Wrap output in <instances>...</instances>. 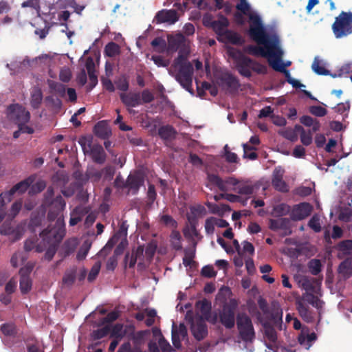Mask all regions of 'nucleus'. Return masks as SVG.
I'll return each instance as SVG.
<instances>
[{"label":"nucleus","mask_w":352,"mask_h":352,"mask_svg":"<svg viewBox=\"0 0 352 352\" xmlns=\"http://www.w3.org/2000/svg\"><path fill=\"white\" fill-rule=\"evenodd\" d=\"M248 35L258 45H249L245 47V52L255 56H262L270 60L283 56V52L280 46V39L277 33L273 30L267 31L264 24L258 20L252 19V25L249 28Z\"/></svg>","instance_id":"f257e3e1"},{"label":"nucleus","mask_w":352,"mask_h":352,"mask_svg":"<svg viewBox=\"0 0 352 352\" xmlns=\"http://www.w3.org/2000/svg\"><path fill=\"white\" fill-rule=\"evenodd\" d=\"M57 224L58 226L57 228H46L43 230L40 233V236L42 238L44 239H47L52 242L47 249L44 255V259L48 261H52L54 258L59 243L65 235V229L64 228L63 219L59 218L57 221Z\"/></svg>","instance_id":"f03ea898"},{"label":"nucleus","mask_w":352,"mask_h":352,"mask_svg":"<svg viewBox=\"0 0 352 352\" xmlns=\"http://www.w3.org/2000/svg\"><path fill=\"white\" fill-rule=\"evenodd\" d=\"M336 38H341L352 34V12L342 11L332 24Z\"/></svg>","instance_id":"7ed1b4c3"},{"label":"nucleus","mask_w":352,"mask_h":352,"mask_svg":"<svg viewBox=\"0 0 352 352\" xmlns=\"http://www.w3.org/2000/svg\"><path fill=\"white\" fill-rule=\"evenodd\" d=\"M239 337L246 343H252L256 333L251 318L245 313H239L236 316Z\"/></svg>","instance_id":"20e7f679"},{"label":"nucleus","mask_w":352,"mask_h":352,"mask_svg":"<svg viewBox=\"0 0 352 352\" xmlns=\"http://www.w3.org/2000/svg\"><path fill=\"white\" fill-rule=\"evenodd\" d=\"M170 74L180 84V85L189 93L193 94L192 76L193 67L192 64H188L170 70Z\"/></svg>","instance_id":"39448f33"},{"label":"nucleus","mask_w":352,"mask_h":352,"mask_svg":"<svg viewBox=\"0 0 352 352\" xmlns=\"http://www.w3.org/2000/svg\"><path fill=\"white\" fill-rule=\"evenodd\" d=\"M238 301L232 298L223 304L219 313V321L226 329H231L235 324V313L237 309Z\"/></svg>","instance_id":"423d86ee"},{"label":"nucleus","mask_w":352,"mask_h":352,"mask_svg":"<svg viewBox=\"0 0 352 352\" xmlns=\"http://www.w3.org/2000/svg\"><path fill=\"white\" fill-rule=\"evenodd\" d=\"M230 57L234 60L238 72L244 77L252 76V66L253 60L245 56L240 50L230 52Z\"/></svg>","instance_id":"0eeeda50"},{"label":"nucleus","mask_w":352,"mask_h":352,"mask_svg":"<svg viewBox=\"0 0 352 352\" xmlns=\"http://www.w3.org/2000/svg\"><path fill=\"white\" fill-rule=\"evenodd\" d=\"M7 111L9 119L17 125L26 124L30 119V112L19 104H10Z\"/></svg>","instance_id":"6e6552de"},{"label":"nucleus","mask_w":352,"mask_h":352,"mask_svg":"<svg viewBox=\"0 0 352 352\" xmlns=\"http://www.w3.org/2000/svg\"><path fill=\"white\" fill-rule=\"evenodd\" d=\"M190 330L194 338L198 341L204 340L207 336L208 327L203 317H198L195 320L192 319Z\"/></svg>","instance_id":"1a4fd4ad"},{"label":"nucleus","mask_w":352,"mask_h":352,"mask_svg":"<svg viewBox=\"0 0 352 352\" xmlns=\"http://www.w3.org/2000/svg\"><path fill=\"white\" fill-rule=\"evenodd\" d=\"M221 85L227 92L234 94L238 91L240 87L239 79L230 73L223 74L219 78Z\"/></svg>","instance_id":"9d476101"},{"label":"nucleus","mask_w":352,"mask_h":352,"mask_svg":"<svg viewBox=\"0 0 352 352\" xmlns=\"http://www.w3.org/2000/svg\"><path fill=\"white\" fill-rule=\"evenodd\" d=\"M179 19L177 12L175 10H166L163 9L157 12L154 21L156 23H168L169 24H174Z\"/></svg>","instance_id":"9b49d317"},{"label":"nucleus","mask_w":352,"mask_h":352,"mask_svg":"<svg viewBox=\"0 0 352 352\" xmlns=\"http://www.w3.org/2000/svg\"><path fill=\"white\" fill-rule=\"evenodd\" d=\"M312 210L313 207L310 204L301 203L293 208L292 218L295 221L302 220L311 214Z\"/></svg>","instance_id":"f8f14e48"},{"label":"nucleus","mask_w":352,"mask_h":352,"mask_svg":"<svg viewBox=\"0 0 352 352\" xmlns=\"http://www.w3.org/2000/svg\"><path fill=\"white\" fill-rule=\"evenodd\" d=\"M122 102L127 107H135L142 104L140 93L128 92L120 94Z\"/></svg>","instance_id":"ddd939ff"},{"label":"nucleus","mask_w":352,"mask_h":352,"mask_svg":"<svg viewBox=\"0 0 352 352\" xmlns=\"http://www.w3.org/2000/svg\"><path fill=\"white\" fill-rule=\"evenodd\" d=\"M236 12L243 13L248 18L249 28L252 25V19H256L260 21L261 24H263L261 16L256 13L250 12V6L246 0H241L240 3L236 6Z\"/></svg>","instance_id":"4468645a"},{"label":"nucleus","mask_w":352,"mask_h":352,"mask_svg":"<svg viewBox=\"0 0 352 352\" xmlns=\"http://www.w3.org/2000/svg\"><path fill=\"white\" fill-rule=\"evenodd\" d=\"M32 183V180L30 178H28L17 183L16 184L13 186L10 190L4 192L3 195H5L7 197V201L10 202L12 200V196L16 192H19V194L25 192L30 187Z\"/></svg>","instance_id":"2eb2a0df"},{"label":"nucleus","mask_w":352,"mask_h":352,"mask_svg":"<svg viewBox=\"0 0 352 352\" xmlns=\"http://www.w3.org/2000/svg\"><path fill=\"white\" fill-rule=\"evenodd\" d=\"M95 63L91 57H88L85 62V67L89 78V84L87 87V91H91L98 84V76L96 74Z\"/></svg>","instance_id":"dca6fc26"},{"label":"nucleus","mask_w":352,"mask_h":352,"mask_svg":"<svg viewBox=\"0 0 352 352\" xmlns=\"http://www.w3.org/2000/svg\"><path fill=\"white\" fill-rule=\"evenodd\" d=\"M94 133L98 138L102 140H107L111 135V131L105 120L98 122L94 127Z\"/></svg>","instance_id":"f3484780"},{"label":"nucleus","mask_w":352,"mask_h":352,"mask_svg":"<svg viewBox=\"0 0 352 352\" xmlns=\"http://www.w3.org/2000/svg\"><path fill=\"white\" fill-rule=\"evenodd\" d=\"M186 43V38L182 33L168 36V50L171 52H177Z\"/></svg>","instance_id":"a211bd4d"},{"label":"nucleus","mask_w":352,"mask_h":352,"mask_svg":"<svg viewBox=\"0 0 352 352\" xmlns=\"http://www.w3.org/2000/svg\"><path fill=\"white\" fill-rule=\"evenodd\" d=\"M89 152L92 160L95 163L102 164L105 162L107 155L103 147L100 144H94L93 147H91Z\"/></svg>","instance_id":"6ab92c4d"},{"label":"nucleus","mask_w":352,"mask_h":352,"mask_svg":"<svg viewBox=\"0 0 352 352\" xmlns=\"http://www.w3.org/2000/svg\"><path fill=\"white\" fill-rule=\"evenodd\" d=\"M124 326L121 323H117L114 324L110 330V336L111 338H116L117 340L122 339L127 333V330H130L131 332H134V326L133 325H126L125 329H124Z\"/></svg>","instance_id":"aec40b11"},{"label":"nucleus","mask_w":352,"mask_h":352,"mask_svg":"<svg viewBox=\"0 0 352 352\" xmlns=\"http://www.w3.org/2000/svg\"><path fill=\"white\" fill-rule=\"evenodd\" d=\"M89 209L87 207L77 206L71 212L69 226H74L82 221L83 217L87 214Z\"/></svg>","instance_id":"412c9836"},{"label":"nucleus","mask_w":352,"mask_h":352,"mask_svg":"<svg viewBox=\"0 0 352 352\" xmlns=\"http://www.w3.org/2000/svg\"><path fill=\"white\" fill-rule=\"evenodd\" d=\"M229 21L228 19L223 15L220 14L219 19L212 23V29L217 35L223 36L226 35V32L228 30L227 29Z\"/></svg>","instance_id":"4be33fe9"},{"label":"nucleus","mask_w":352,"mask_h":352,"mask_svg":"<svg viewBox=\"0 0 352 352\" xmlns=\"http://www.w3.org/2000/svg\"><path fill=\"white\" fill-rule=\"evenodd\" d=\"M272 186L274 188L283 192L289 191V188L286 182L283 179V173L280 170H275L273 174Z\"/></svg>","instance_id":"5701e85b"},{"label":"nucleus","mask_w":352,"mask_h":352,"mask_svg":"<svg viewBox=\"0 0 352 352\" xmlns=\"http://www.w3.org/2000/svg\"><path fill=\"white\" fill-rule=\"evenodd\" d=\"M144 179L139 175H130L124 184L125 187L133 190V193L135 194L139 190L140 186L143 184Z\"/></svg>","instance_id":"b1692460"},{"label":"nucleus","mask_w":352,"mask_h":352,"mask_svg":"<svg viewBox=\"0 0 352 352\" xmlns=\"http://www.w3.org/2000/svg\"><path fill=\"white\" fill-rule=\"evenodd\" d=\"M270 65L275 71L283 73L288 83L289 80L294 79L292 78L289 71L285 69V65L282 63V56H280V58L276 57L274 60L270 59Z\"/></svg>","instance_id":"393cba45"},{"label":"nucleus","mask_w":352,"mask_h":352,"mask_svg":"<svg viewBox=\"0 0 352 352\" xmlns=\"http://www.w3.org/2000/svg\"><path fill=\"white\" fill-rule=\"evenodd\" d=\"M296 309L299 315L307 322H311L314 320L312 312L309 310V307L302 300H297L296 302Z\"/></svg>","instance_id":"a878e982"},{"label":"nucleus","mask_w":352,"mask_h":352,"mask_svg":"<svg viewBox=\"0 0 352 352\" xmlns=\"http://www.w3.org/2000/svg\"><path fill=\"white\" fill-rule=\"evenodd\" d=\"M338 272L344 278H349L352 276V258L344 259L338 267Z\"/></svg>","instance_id":"bb28decb"},{"label":"nucleus","mask_w":352,"mask_h":352,"mask_svg":"<svg viewBox=\"0 0 352 352\" xmlns=\"http://www.w3.org/2000/svg\"><path fill=\"white\" fill-rule=\"evenodd\" d=\"M305 303L307 302L315 308L320 309L323 306V301L320 300L318 296H315L311 292H305L302 294V300Z\"/></svg>","instance_id":"cd10ccee"},{"label":"nucleus","mask_w":352,"mask_h":352,"mask_svg":"<svg viewBox=\"0 0 352 352\" xmlns=\"http://www.w3.org/2000/svg\"><path fill=\"white\" fill-rule=\"evenodd\" d=\"M0 333L6 337L15 338L18 333V329L13 322H6L0 326Z\"/></svg>","instance_id":"c85d7f7f"},{"label":"nucleus","mask_w":352,"mask_h":352,"mask_svg":"<svg viewBox=\"0 0 352 352\" xmlns=\"http://www.w3.org/2000/svg\"><path fill=\"white\" fill-rule=\"evenodd\" d=\"M177 134V131L171 125L167 124L160 126L158 129V135L165 140L174 138Z\"/></svg>","instance_id":"c756f323"},{"label":"nucleus","mask_w":352,"mask_h":352,"mask_svg":"<svg viewBox=\"0 0 352 352\" xmlns=\"http://www.w3.org/2000/svg\"><path fill=\"white\" fill-rule=\"evenodd\" d=\"M78 245L77 239L72 238L66 240L62 246V253L64 257H67L72 254Z\"/></svg>","instance_id":"7c9ffc66"},{"label":"nucleus","mask_w":352,"mask_h":352,"mask_svg":"<svg viewBox=\"0 0 352 352\" xmlns=\"http://www.w3.org/2000/svg\"><path fill=\"white\" fill-rule=\"evenodd\" d=\"M233 190L241 195H250L254 192V186L248 182H239L238 186L234 188Z\"/></svg>","instance_id":"2f4dec72"},{"label":"nucleus","mask_w":352,"mask_h":352,"mask_svg":"<svg viewBox=\"0 0 352 352\" xmlns=\"http://www.w3.org/2000/svg\"><path fill=\"white\" fill-rule=\"evenodd\" d=\"M196 307L199 309L201 316L199 317H203V320L209 316L211 312V302L207 299H203L201 300H199L196 302Z\"/></svg>","instance_id":"473e14b6"},{"label":"nucleus","mask_w":352,"mask_h":352,"mask_svg":"<svg viewBox=\"0 0 352 352\" xmlns=\"http://www.w3.org/2000/svg\"><path fill=\"white\" fill-rule=\"evenodd\" d=\"M208 179L211 184L216 185L220 190H221L223 192H226V191L228 190V188L226 185V181L223 180L217 175L208 174Z\"/></svg>","instance_id":"72a5a7b5"},{"label":"nucleus","mask_w":352,"mask_h":352,"mask_svg":"<svg viewBox=\"0 0 352 352\" xmlns=\"http://www.w3.org/2000/svg\"><path fill=\"white\" fill-rule=\"evenodd\" d=\"M197 242H193L192 248H186L184 250V257L183 258V264L185 267L190 266L195 256V248Z\"/></svg>","instance_id":"f704fd0d"},{"label":"nucleus","mask_w":352,"mask_h":352,"mask_svg":"<svg viewBox=\"0 0 352 352\" xmlns=\"http://www.w3.org/2000/svg\"><path fill=\"white\" fill-rule=\"evenodd\" d=\"M170 242L171 247L178 251L182 249V236L179 231L173 230L170 235Z\"/></svg>","instance_id":"c9c22d12"},{"label":"nucleus","mask_w":352,"mask_h":352,"mask_svg":"<svg viewBox=\"0 0 352 352\" xmlns=\"http://www.w3.org/2000/svg\"><path fill=\"white\" fill-rule=\"evenodd\" d=\"M188 221H190V228L184 229L183 232L184 236L189 239H192L193 236L197 238L200 237V234L196 228V222L191 220L190 218H188Z\"/></svg>","instance_id":"e433bc0d"},{"label":"nucleus","mask_w":352,"mask_h":352,"mask_svg":"<svg viewBox=\"0 0 352 352\" xmlns=\"http://www.w3.org/2000/svg\"><path fill=\"white\" fill-rule=\"evenodd\" d=\"M43 100V94L40 88H34L31 93L30 104L34 109H38Z\"/></svg>","instance_id":"4c0bfd02"},{"label":"nucleus","mask_w":352,"mask_h":352,"mask_svg":"<svg viewBox=\"0 0 352 352\" xmlns=\"http://www.w3.org/2000/svg\"><path fill=\"white\" fill-rule=\"evenodd\" d=\"M76 267L66 270L63 277V284L67 286H71L74 284L76 276Z\"/></svg>","instance_id":"58836bf2"},{"label":"nucleus","mask_w":352,"mask_h":352,"mask_svg":"<svg viewBox=\"0 0 352 352\" xmlns=\"http://www.w3.org/2000/svg\"><path fill=\"white\" fill-rule=\"evenodd\" d=\"M104 55L109 57H114L120 53V46L114 43L109 42L104 47Z\"/></svg>","instance_id":"ea45409f"},{"label":"nucleus","mask_w":352,"mask_h":352,"mask_svg":"<svg viewBox=\"0 0 352 352\" xmlns=\"http://www.w3.org/2000/svg\"><path fill=\"white\" fill-rule=\"evenodd\" d=\"M32 282L29 276H20L19 287L22 294L28 293L32 289Z\"/></svg>","instance_id":"a19ab883"},{"label":"nucleus","mask_w":352,"mask_h":352,"mask_svg":"<svg viewBox=\"0 0 352 352\" xmlns=\"http://www.w3.org/2000/svg\"><path fill=\"white\" fill-rule=\"evenodd\" d=\"M263 327L265 336L270 342L275 343L277 340V333L274 328L267 323L263 324Z\"/></svg>","instance_id":"79ce46f5"},{"label":"nucleus","mask_w":352,"mask_h":352,"mask_svg":"<svg viewBox=\"0 0 352 352\" xmlns=\"http://www.w3.org/2000/svg\"><path fill=\"white\" fill-rule=\"evenodd\" d=\"M42 220L43 217L39 214H32L28 225L29 229L34 232L36 228L41 225Z\"/></svg>","instance_id":"37998d69"},{"label":"nucleus","mask_w":352,"mask_h":352,"mask_svg":"<svg viewBox=\"0 0 352 352\" xmlns=\"http://www.w3.org/2000/svg\"><path fill=\"white\" fill-rule=\"evenodd\" d=\"M111 330L109 325H106L102 328L95 330L92 332L91 336L94 340H100L107 336Z\"/></svg>","instance_id":"c03bdc74"},{"label":"nucleus","mask_w":352,"mask_h":352,"mask_svg":"<svg viewBox=\"0 0 352 352\" xmlns=\"http://www.w3.org/2000/svg\"><path fill=\"white\" fill-rule=\"evenodd\" d=\"M223 36H225L228 41L232 44L238 45L242 43L241 36L238 33L231 30H227L226 35H223Z\"/></svg>","instance_id":"a18cd8bd"},{"label":"nucleus","mask_w":352,"mask_h":352,"mask_svg":"<svg viewBox=\"0 0 352 352\" xmlns=\"http://www.w3.org/2000/svg\"><path fill=\"white\" fill-rule=\"evenodd\" d=\"M321 262L319 259H311L308 263V267L313 275H318L321 272Z\"/></svg>","instance_id":"49530a36"},{"label":"nucleus","mask_w":352,"mask_h":352,"mask_svg":"<svg viewBox=\"0 0 352 352\" xmlns=\"http://www.w3.org/2000/svg\"><path fill=\"white\" fill-rule=\"evenodd\" d=\"M115 84L118 89L124 93L129 89V82L126 76H120L116 81Z\"/></svg>","instance_id":"de8ad7c7"},{"label":"nucleus","mask_w":352,"mask_h":352,"mask_svg":"<svg viewBox=\"0 0 352 352\" xmlns=\"http://www.w3.org/2000/svg\"><path fill=\"white\" fill-rule=\"evenodd\" d=\"M66 206L65 201L61 195L56 196L51 203V208L63 211Z\"/></svg>","instance_id":"09e8293b"},{"label":"nucleus","mask_w":352,"mask_h":352,"mask_svg":"<svg viewBox=\"0 0 352 352\" xmlns=\"http://www.w3.org/2000/svg\"><path fill=\"white\" fill-rule=\"evenodd\" d=\"M311 68L318 75H327L329 74V71L320 65V60L317 58H315Z\"/></svg>","instance_id":"8fccbe9b"},{"label":"nucleus","mask_w":352,"mask_h":352,"mask_svg":"<svg viewBox=\"0 0 352 352\" xmlns=\"http://www.w3.org/2000/svg\"><path fill=\"white\" fill-rule=\"evenodd\" d=\"M192 64L187 60L186 56L183 54H179L178 56L174 60L170 69L180 68L182 65Z\"/></svg>","instance_id":"3c124183"},{"label":"nucleus","mask_w":352,"mask_h":352,"mask_svg":"<svg viewBox=\"0 0 352 352\" xmlns=\"http://www.w3.org/2000/svg\"><path fill=\"white\" fill-rule=\"evenodd\" d=\"M79 144L81 146L82 149L85 153H87L91 147H93L91 138L86 137H81L78 140Z\"/></svg>","instance_id":"603ef678"},{"label":"nucleus","mask_w":352,"mask_h":352,"mask_svg":"<svg viewBox=\"0 0 352 352\" xmlns=\"http://www.w3.org/2000/svg\"><path fill=\"white\" fill-rule=\"evenodd\" d=\"M100 267L101 265L100 262L94 263L88 274L87 280L89 282H92L96 278L100 272Z\"/></svg>","instance_id":"864d4df0"},{"label":"nucleus","mask_w":352,"mask_h":352,"mask_svg":"<svg viewBox=\"0 0 352 352\" xmlns=\"http://www.w3.org/2000/svg\"><path fill=\"white\" fill-rule=\"evenodd\" d=\"M131 333H133L132 340L134 342L135 346H140V345L143 342L144 336L148 331H139L135 333H133V332Z\"/></svg>","instance_id":"5fc2aeb1"},{"label":"nucleus","mask_w":352,"mask_h":352,"mask_svg":"<svg viewBox=\"0 0 352 352\" xmlns=\"http://www.w3.org/2000/svg\"><path fill=\"white\" fill-rule=\"evenodd\" d=\"M280 134L285 138L291 142H296L298 140V135L295 131L291 128H287L280 132Z\"/></svg>","instance_id":"6e6d98bb"},{"label":"nucleus","mask_w":352,"mask_h":352,"mask_svg":"<svg viewBox=\"0 0 352 352\" xmlns=\"http://www.w3.org/2000/svg\"><path fill=\"white\" fill-rule=\"evenodd\" d=\"M120 316V312L117 310H113L109 312L106 317L103 318L102 320V324H104L106 323H111L116 321Z\"/></svg>","instance_id":"4d7b16f0"},{"label":"nucleus","mask_w":352,"mask_h":352,"mask_svg":"<svg viewBox=\"0 0 352 352\" xmlns=\"http://www.w3.org/2000/svg\"><path fill=\"white\" fill-rule=\"evenodd\" d=\"M309 112L318 117H323L327 115V111L325 108L320 106H311L309 108Z\"/></svg>","instance_id":"13d9d810"},{"label":"nucleus","mask_w":352,"mask_h":352,"mask_svg":"<svg viewBox=\"0 0 352 352\" xmlns=\"http://www.w3.org/2000/svg\"><path fill=\"white\" fill-rule=\"evenodd\" d=\"M201 274L206 278H213L216 276L217 272L214 270L212 265H208L202 267Z\"/></svg>","instance_id":"bf43d9fd"},{"label":"nucleus","mask_w":352,"mask_h":352,"mask_svg":"<svg viewBox=\"0 0 352 352\" xmlns=\"http://www.w3.org/2000/svg\"><path fill=\"white\" fill-rule=\"evenodd\" d=\"M214 220H215V217H210L206 219L205 230H206V232L208 234H213V232L214 231V226H216V223H214V222H215Z\"/></svg>","instance_id":"052dcab7"},{"label":"nucleus","mask_w":352,"mask_h":352,"mask_svg":"<svg viewBox=\"0 0 352 352\" xmlns=\"http://www.w3.org/2000/svg\"><path fill=\"white\" fill-rule=\"evenodd\" d=\"M140 98L142 103H150L155 99L153 94L147 89H144L140 94Z\"/></svg>","instance_id":"680f3d73"},{"label":"nucleus","mask_w":352,"mask_h":352,"mask_svg":"<svg viewBox=\"0 0 352 352\" xmlns=\"http://www.w3.org/2000/svg\"><path fill=\"white\" fill-rule=\"evenodd\" d=\"M274 213L276 216H283L289 212V206L285 204H280L274 207Z\"/></svg>","instance_id":"e2e57ef3"},{"label":"nucleus","mask_w":352,"mask_h":352,"mask_svg":"<svg viewBox=\"0 0 352 352\" xmlns=\"http://www.w3.org/2000/svg\"><path fill=\"white\" fill-rule=\"evenodd\" d=\"M302 144L306 146H309L312 143V133L311 130L303 131L300 135Z\"/></svg>","instance_id":"0e129e2a"},{"label":"nucleus","mask_w":352,"mask_h":352,"mask_svg":"<svg viewBox=\"0 0 352 352\" xmlns=\"http://www.w3.org/2000/svg\"><path fill=\"white\" fill-rule=\"evenodd\" d=\"M157 245L153 243H149L147 244L145 249V254L148 260H151L156 252Z\"/></svg>","instance_id":"69168bd1"},{"label":"nucleus","mask_w":352,"mask_h":352,"mask_svg":"<svg viewBox=\"0 0 352 352\" xmlns=\"http://www.w3.org/2000/svg\"><path fill=\"white\" fill-rule=\"evenodd\" d=\"M308 226L316 232L321 230L320 219L316 216H313L309 221Z\"/></svg>","instance_id":"338daca9"},{"label":"nucleus","mask_w":352,"mask_h":352,"mask_svg":"<svg viewBox=\"0 0 352 352\" xmlns=\"http://www.w3.org/2000/svg\"><path fill=\"white\" fill-rule=\"evenodd\" d=\"M339 248L343 252H346L348 254L352 253V241L345 240L342 241L339 243Z\"/></svg>","instance_id":"774afa93"}]
</instances>
